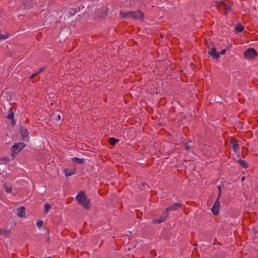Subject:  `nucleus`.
Returning <instances> with one entry per match:
<instances>
[{
  "label": "nucleus",
  "mask_w": 258,
  "mask_h": 258,
  "mask_svg": "<svg viewBox=\"0 0 258 258\" xmlns=\"http://www.w3.org/2000/svg\"><path fill=\"white\" fill-rule=\"evenodd\" d=\"M235 30L238 32H242L243 30V27L240 24H238L235 27Z\"/></svg>",
  "instance_id": "18"
},
{
  "label": "nucleus",
  "mask_w": 258,
  "mask_h": 258,
  "mask_svg": "<svg viewBox=\"0 0 258 258\" xmlns=\"http://www.w3.org/2000/svg\"><path fill=\"white\" fill-rule=\"evenodd\" d=\"M51 208V206L49 204L47 203V204H45V205H44L45 213L46 214L48 213V212H49V211L50 210Z\"/></svg>",
  "instance_id": "16"
},
{
  "label": "nucleus",
  "mask_w": 258,
  "mask_h": 258,
  "mask_svg": "<svg viewBox=\"0 0 258 258\" xmlns=\"http://www.w3.org/2000/svg\"><path fill=\"white\" fill-rule=\"evenodd\" d=\"M21 135L24 140L25 138H27L29 135V132L26 128H22L20 130Z\"/></svg>",
  "instance_id": "11"
},
{
  "label": "nucleus",
  "mask_w": 258,
  "mask_h": 258,
  "mask_svg": "<svg viewBox=\"0 0 258 258\" xmlns=\"http://www.w3.org/2000/svg\"><path fill=\"white\" fill-rule=\"evenodd\" d=\"M37 73H35L34 74H33L30 77V80H32L35 76H36L37 75Z\"/></svg>",
  "instance_id": "26"
},
{
  "label": "nucleus",
  "mask_w": 258,
  "mask_h": 258,
  "mask_svg": "<svg viewBox=\"0 0 258 258\" xmlns=\"http://www.w3.org/2000/svg\"><path fill=\"white\" fill-rule=\"evenodd\" d=\"M10 35L8 33H7L5 35H1L0 34V41L2 40H5L8 38H9Z\"/></svg>",
  "instance_id": "19"
},
{
  "label": "nucleus",
  "mask_w": 258,
  "mask_h": 258,
  "mask_svg": "<svg viewBox=\"0 0 258 258\" xmlns=\"http://www.w3.org/2000/svg\"><path fill=\"white\" fill-rule=\"evenodd\" d=\"M72 161L75 162L76 161L78 163L82 164L84 162V159L79 158L77 157H74L72 159Z\"/></svg>",
  "instance_id": "15"
},
{
  "label": "nucleus",
  "mask_w": 258,
  "mask_h": 258,
  "mask_svg": "<svg viewBox=\"0 0 258 258\" xmlns=\"http://www.w3.org/2000/svg\"><path fill=\"white\" fill-rule=\"evenodd\" d=\"M218 189L219 190V193L218 195V197L215 202L214 203V205H213V207L211 209L212 212L214 215H217L219 213V208L220 207V204L219 202V199L221 196V191H220V186L218 187Z\"/></svg>",
  "instance_id": "5"
},
{
  "label": "nucleus",
  "mask_w": 258,
  "mask_h": 258,
  "mask_svg": "<svg viewBox=\"0 0 258 258\" xmlns=\"http://www.w3.org/2000/svg\"><path fill=\"white\" fill-rule=\"evenodd\" d=\"M12 187H6V191L8 192V193H10L12 192Z\"/></svg>",
  "instance_id": "24"
},
{
  "label": "nucleus",
  "mask_w": 258,
  "mask_h": 258,
  "mask_svg": "<svg viewBox=\"0 0 258 258\" xmlns=\"http://www.w3.org/2000/svg\"><path fill=\"white\" fill-rule=\"evenodd\" d=\"M17 214L20 217H24L25 215V208L21 207L17 209Z\"/></svg>",
  "instance_id": "10"
},
{
  "label": "nucleus",
  "mask_w": 258,
  "mask_h": 258,
  "mask_svg": "<svg viewBox=\"0 0 258 258\" xmlns=\"http://www.w3.org/2000/svg\"><path fill=\"white\" fill-rule=\"evenodd\" d=\"M64 172L65 173V175L67 177L71 176L73 175L75 173V170H69L67 169H65L64 170Z\"/></svg>",
  "instance_id": "12"
},
{
  "label": "nucleus",
  "mask_w": 258,
  "mask_h": 258,
  "mask_svg": "<svg viewBox=\"0 0 258 258\" xmlns=\"http://www.w3.org/2000/svg\"><path fill=\"white\" fill-rule=\"evenodd\" d=\"M25 147V144L23 142L15 143L12 147V156L15 157V156L21 152Z\"/></svg>",
  "instance_id": "4"
},
{
  "label": "nucleus",
  "mask_w": 258,
  "mask_h": 258,
  "mask_svg": "<svg viewBox=\"0 0 258 258\" xmlns=\"http://www.w3.org/2000/svg\"><path fill=\"white\" fill-rule=\"evenodd\" d=\"M11 160L10 158L8 157H3L0 158V164L2 163H7V162H10Z\"/></svg>",
  "instance_id": "14"
},
{
  "label": "nucleus",
  "mask_w": 258,
  "mask_h": 258,
  "mask_svg": "<svg viewBox=\"0 0 258 258\" xmlns=\"http://www.w3.org/2000/svg\"><path fill=\"white\" fill-rule=\"evenodd\" d=\"M239 164L244 168L247 167V164L244 160H240L239 161Z\"/></svg>",
  "instance_id": "21"
},
{
  "label": "nucleus",
  "mask_w": 258,
  "mask_h": 258,
  "mask_svg": "<svg viewBox=\"0 0 258 258\" xmlns=\"http://www.w3.org/2000/svg\"><path fill=\"white\" fill-rule=\"evenodd\" d=\"M120 16L123 18H132L135 19L142 20L144 17V15L142 12L138 11L134 12H121L120 13Z\"/></svg>",
  "instance_id": "2"
},
{
  "label": "nucleus",
  "mask_w": 258,
  "mask_h": 258,
  "mask_svg": "<svg viewBox=\"0 0 258 258\" xmlns=\"http://www.w3.org/2000/svg\"><path fill=\"white\" fill-rule=\"evenodd\" d=\"M208 48L209 49L208 53L210 55L212 56L214 58L216 59H217L219 57L220 53L216 51V49L215 47H213L211 49L209 47Z\"/></svg>",
  "instance_id": "8"
},
{
  "label": "nucleus",
  "mask_w": 258,
  "mask_h": 258,
  "mask_svg": "<svg viewBox=\"0 0 258 258\" xmlns=\"http://www.w3.org/2000/svg\"><path fill=\"white\" fill-rule=\"evenodd\" d=\"M224 10L226 13L229 12L231 10L230 6L228 4H226V5L224 6Z\"/></svg>",
  "instance_id": "22"
},
{
  "label": "nucleus",
  "mask_w": 258,
  "mask_h": 258,
  "mask_svg": "<svg viewBox=\"0 0 258 258\" xmlns=\"http://www.w3.org/2000/svg\"><path fill=\"white\" fill-rule=\"evenodd\" d=\"M14 117H15L14 113L12 111L11 108H10L8 111V114L7 115V118L9 119L12 120L11 123L13 125H15L16 123V120L14 119Z\"/></svg>",
  "instance_id": "9"
},
{
  "label": "nucleus",
  "mask_w": 258,
  "mask_h": 258,
  "mask_svg": "<svg viewBox=\"0 0 258 258\" xmlns=\"http://www.w3.org/2000/svg\"><path fill=\"white\" fill-rule=\"evenodd\" d=\"M244 176L242 177V178H241V180H242V181H243V180H244Z\"/></svg>",
  "instance_id": "30"
},
{
  "label": "nucleus",
  "mask_w": 258,
  "mask_h": 258,
  "mask_svg": "<svg viewBox=\"0 0 258 258\" xmlns=\"http://www.w3.org/2000/svg\"><path fill=\"white\" fill-rule=\"evenodd\" d=\"M244 55L246 59H250L254 58L257 55V53L254 48H250L246 50Z\"/></svg>",
  "instance_id": "6"
},
{
  "label": "nucleus",
  "mask_w": 258,
  "mask_h": 258,
  "mask_svg": "<svg viewBox=\"0 0 258 258\" xmlns=\"http://www.w3.org/2000/svg\"><path fill=\"white\" fill-rule=\"evenodd\" d=\"M11 233V231L8 229L0 228V235H8Z\"/></svg>",
  "instance_id": "13"
},
{
  "label": "nucleus",
  "mask_w": 258,
  "mask_h": 258,
  "mask_svg": "<svg viewBox=\"0 0 258 258\" xmlns=\"http://www.w3.org/2000/svg\"><path fill=\"white\" fill-rule=\"evenodd\" d=\"M46 258H51V257H46Z\"/></svg>",
  "instance_id": "32"
},
{
  "label": "nucleus",
  "mask_w": 258,
  "mask_h": 258,
  "mask_svg": "<svg viewBox=\"0 0 258 258\" xmlns=\"http://www.w3.org/2000/svg\"><path fill=\"white\" fill-rule=\"evenodd\" d=\"M226 52V50L225 49H222L221 51H220V54L221 55H223Z\"/></svg>",
  "instance_id": "25"
},
{
  "label": "nucleus",
  "mask_w": 258,
  "mask_h": 258,
  "mask_svg": "<svg viewBox=\"0 0 258 258\" xmlns=\"http://www.w3.org/2000/svg\"><path fill=\"white\" fill-rule=\"evenodd\" d=\"M36 224L38 227L40 228L43 225V222L42 221H37Z\"/></svg>",
  "instance_id": "23"
},
{
  "label": "nucleus",
  "mask_w": 258,
  "mask_h": 258,
  "mask_svg": "<svg viewBox=\"0 0 258 258\" xmlns=\"http://www.w3.org/2000/svg\"><path fill=\"white\" fill-rule=\"evenodd\" d=\"M233 150L235 152H237L239 149V145L237 143H234L232 145Z\"/></svg>",
  "instance_id": "17"
},
{
  "label": "nucleus",
  "mask_w": 258,
  "mask_h": 258,
  "mask_svg": "<svg viewBox=\"0 0 258 258\" xmlns=\"http://www.w3.org/2000/svg\"><path fill=\"white\" fill-rule=\"evenodd\" d=\"M185 148H186V149L187 150H189V147H187V146H186V147H185Z\"/></svg>",
  "instance_id": "31"
},
{
  "label": "nucleus",
  "mask_w": 258,
  "mask_h": 258,
  "mask_svg": "<svg viewBox=\"0 0 258 258\" xmlns=\"http://www.w3.org/2000/svg\"><path fill=\"white\" fill-rule=\"evenodd\" d=\"M226 4L223 2L214 1L213 3V6L216 7L219 11H222L224 10V6L226 5Z\"/></svg>",
  "instance_id": "7"
},
{
  "label": "nucleus",
  "mask_w": 258,
  "mask_h": 258,
  "mask_svg": "<svg viewBox=\"0 0 258 258\" xmlns=\"http://www.w3.org/2000/svg\"><path fill=\"white\" fill-rule=\"evenodd\" d=\"M117 141V140L113 138H110L109 139V143L112 145H114Z\"/></svg>",
  "instance_id": "20"
},
{
  "label": "nucleus",
  "mask_w": 258,
  "mask_h": 258,
  "mask_svg": "<svg viewBox=\"0 0 258 258\" xmlns=\"http://www.w3.org/2000/svg\"><path fill=\"white\" fill-rule=\"evenodd\" d=\"M182 205L181 203H177L173 204L169 207L166 209L165 212H164L161 216L159 219H154L153 220L155 223H161L164 221L168 217L169 211H175L181 207Z\"/></svg>",
  "instance_id": "1"
},
{
  "label": "nucleus",
  "mask_w": 258,
  "mask_h": 258,
  "mask_svg": "<svg viewBox=\"0 0 258 258\" xmlns=\"http://www.w3.org/2000/svg\"><path fill=\"white\" fill-rule=\"evenodd\" d=\"M57 116V119H58V120H59L60 119V118H61V115H60V114H57V116Z\"/></svg>",
  "instance_id": "29"
},
{
  "label": "nucleus",
  "mask_w": 258,
  "mask_h": 258,
  "mask_svg": "<svg viewBox=\"0 0 258 258\" xmlns=\"http://www.w3.org/2000/svg\"><path fill=\"white\" fill-rule=\"evenodd\" d=\"M79 11V10H78V9L74 11V13H71V15L72 16L74 15L76 13L78 12Z\"/></svg>",
  "instance_id": "28"
},
{
  "label": "nucleus",
  "mask_w": 258,
  "mask_h": 258,
  "mask_svg": "<svg viewBox=\"0 0 258 258\" xmlns=\"http://www.w3.org/2000/svg\"><path fill=\"white\" fill-rule=\"evenodd\" d=\"M43 70H44V68H41L40 69V70L37 73L38 74L42 72Z\"/></svg>",
  "instance_id": "27"
},
{
  "label": "nucleus",
  "mask_w": 258,
  "mask_h": 258,
  "mask_svg": "<svg viewBox=\"0 0 258 258\" xmlns=\"http://www.w3.org/2000/svg\"><path fill=\"white\" fill-rule=\"evenodd\" d=\"M76 199L84 208L85 209L89 208L90 201L86 198V195L84 192L82 191L79 193L76 196Z\"/></svg>",
  "instance_id": "3"
}]
</instances>
